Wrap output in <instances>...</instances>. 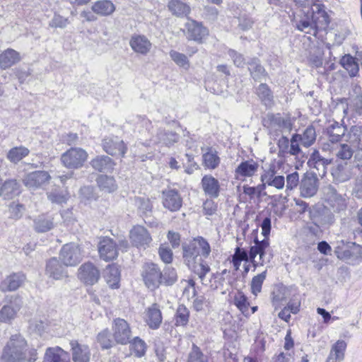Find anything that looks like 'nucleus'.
Wrapping results in <instances>:
<instances>
[{"mask_svg":"<svg viewBox=\"0 0 362 362\" xmlns=\"http://www.w3.org/2000/svg\"><path fill=\"white\" fill-rule=\"evenodd\" d=\"M199 249L204 257H208L211 251L209 243L202 236L194 238L182 245V258L188 268L203 281L211 269L200 257Z\"/></svg>","mask_w":362,"mask_h":362,"instance_id":"1","label":"nucleus"},{"mask_svg":"<svg viewBox=\"0 0 362 362\" xmlns=\"http://www.w3.org/2000/svg\"><path fill=\"white\" fill-rule=\"evenodd\" d=\"M37 350L28 346L27 341L20 334L11 336L4 346L0 358L1 362H35Z\"/></svg>","mask_w":362,"mask_h":362,"instance_id":"2","label":"nucleus"},{"mask_svg":"<svg viewBox=\"0 0 362 362\" xmlns=\"http://www.w3.org/2000/svg\"><path fill=\"white\" fill-rule=\"evenodd\" d=\"M141 276L145 286L151 291H156L161 285L172 286L177 281L175 269L167 267L162 271L158 264L152 262L142 265Z\"/></svg>","mask_w":362,"mask_h":362,"instance_id":"3","label":"nucleus"},{"mask_svg":"<svg viewBox=\"0 0 362 362\" xmlns=\"http://www.w3.org/2000/svg\"><path fill=\"white\" fill-rule=\"evenodd\" d=\"M337 257L355 264L362 260V246L354 242L340 240L334 248Z\"/></svg>","mask_w":362,"mask_h":362,"instance_id":"4","label":"nucleus"},{"mask_svg":"<svg viewBox=\"0 0 362 362\" xmlns=\"http://www.w3.org/2000/svg\"><path fill=\"white\" fill-rule=\"evenodd\" d=\"M88 152L81 147H71L60 156L62 165L69 170L83 168L88 159Z\"/></svg>","mask_w":362,"mask_h":362,"instance_id":"5","label":"nucleus"},{"mask_svg":"<svg viewBox=\"0 0 362 362\" xmlns=\"http://www.w3.org/2000/svg\"><path fill=\"white\" fill-rule=\"evenodd\" d=\"M182 33L187 39L202 45L209 35V30L204 23L193 18H188L185 23Z\"/></svg>","mask_w":362,"mask_h":362,"instance_id":"6","label":"nucleus"},{"mask_svg":"<svg viewBox=\"0 0 362 362\" xmlns=\"http://www.w3.org/2000/svg\"><path fill=\"white\" fill-rule=\"evenodd\" d=\"M103 150L115 158H124L128 151L127 144L118 136H105L101 141Z\"/></svg>","mask_w":362,"mask_h":362,"instance_id":"7","label":"nucleus"},{"mask_svg":"<svg viewBox=\"0 0 362 362\" xmlns=\"http://www.w3.org/2000/svg\"><path fill=\"white\" fill-rule=\"evenodd\" d=\"M255 233L254 245H251L249 250L250 262L255 268L258 265H264V257L270 246L269 238H264L259 240L257 237V230L253 231Z\"/></svg>","mask_w":362,"mask_h":362,"instance_id":"8","label":"nucleus"},{"mask_svg":"<svg viewBox=\"0 0 362 362\" xmlns=\"http://www.w3.org/2000/svg\"><path fill=\"white\" fill-rule=\"evenodd\" d=\"M83 252L79 245L69 243L64 245L59 252V259L64 266L75 267L83 259Z\"/></svg>","mask_w":362,"mask_h":362,"instance_id":"9","label":"nucleus"},{"mask_svg":"<svg viewBox=\"0 0 362 362\" xmlns=\"http://www.w3.org/2000/svg\"><path fill=\"white\" fill-rule=\"evenodd\" d=\"M100 277L99 268L90 261L83 263L77 271V278L85 286H92L96 284Z\"/></svg>","mask_w":362,"mask_h":362,"instance_id":"10","label":"nucleus"},{"mask_svg":"<svg viewBox=\"0 0 362 362\" xmlns=\"http://www.w3.org/2000/svg\"><path fill=\"white\" fill-rule=\"evenodd\" d=\"M112 337L116 344L126 345L132 337L130 325L124 319L117 317L112 322Z\"/></svg>","mask_w":362,"mask_h":362,"instance_id":"11","label":"nucleus"},{"mask_svg":"<svg viewBox=\"0 0 362 362\" xmlns=\"http://www.w3.org/2000/svg\"><path fill=\"white\" fill-rule=\"evenodd\" d=\"M129 240L132 246L139 250H146L153 240L151 233L146 227L136 225L129 231Z\"/></svg>","mask_w":362,"mask_h":362,"instance_id":"12","label":"nucleus"},{"mask_svg":"<svg viewBox=\"0 0 362 362\" xmlns=\"http://www.w3.org/2000/svg\"><path fill=\"white\" fill-rule=\"evenodd\" d=\"M98 252L102 260L109 262L117 258L119 247L113 239L109 237H103L98 243Z\"/></svg>","mask_w":362,"mask_h":362,"instance_id":"13","label":"nucleus"},{"mask_svg":"<svg viewBox=\"0 0 362 362\" xmlns=\"http://www.w3.org/2000/svg\"><path fill=\"white\" fill-rule=\"evenodd\" d=\"M52 179L49 172L35 170L25 174L22 180L23 185L28 189H37L49 183Z\"/></svg>","mask_w":362,"mask_h":362,"instance_id":"14","label":"nucleus"},{"mask_svg":"<svg viewBox=\"0 0 362 362\" xmlns=\"http://www.w3.org/2000/svg\"><path fill=\"white\" fill-rule=\"evenodd\" d=\"M26 281V275L22 272H13L0 282V291L3 293L11 292L21 288Z\"/></svg>","mask_w":362,"mask_h":362,"instance_id":"15","label":"nucleus"},{"mask_svg":"<svg viewBox=\"0 0 362 362\" xmlns=\"http://www.w3.org/2000/svg\"><path fill=\"white\" fill-rule=\"evenodd\" d=\"M319 187V180L315 174L305 173L300 182L301 197L309 198L316 194Z\"/></svg>","mask_w":362,"mask_h":362,"instance_id":"16","label":"nucleus"},{"mask_svg":"<svg viewBox=\"0 0 362 362\" xmlns=\"http://www.w3.org/2000/svg\"><path fill=\"white\" fill-rule=\"evenodd\" d=\"M311 20L315 36L320 30H326L330 23V18L322 4L316 5V11H313Z\"/></svg>","mask_w":362,"mask_h":362,"instance_id":"17","label":"nucleus"},{"mask_svg":"<svg viewBox=\"0 0 362 362\" xmlns=\"http://www.w3.org/2000/svg\"><path fill=\"white\" fill-rule=\"evenodd\" d=\"M162 204L168 210L177 211L182 206V198L177 189H165L162 192Z\"/></svg>","mask_w":362,"mask_h":362,"instance_id":"18","label":"nucleus"},{"mask_svg":"<svg viewBox=\"0 0 362 362\" xmlns=\"http://www.w3.org/2000/svg\"><path fill=\"white\" fill-rule=\"evenodd\" d=\"M202 164L206 170H213L216 169L221 164V160L218 151L212 146L201 148Z\"/></svg>","mask_w":362,"mask_h":362,"instance_id":"19","label":"nucleus"},{"mask_svg":"<svg viewBox=\"0 0 362 362\" xmlns=\"http://www.w3.org/2000/svg\"><path fill=\"white\" fill-rule=\"evenodd\" d=\"M144 321L151 329H157L160 327L163 314L158 303H154L145 310Z\"/></svg>","mask_w":362,"mask_h":362,"instance_id":"20","label":"nucleus"},{"mask_svg":"<svg viewBox=\"0 0 362 362\" xmlns=\"http://www.w3.org/2000/svg\"><path fill=\"white\" fill-rule=\"evenodd\" d=\"M21 192V186L16 179H8L0 185V197L4 199H13Z\"/></svg>","mask_w":362,"mask_h":362,"instance_id":"21","label":"nucleus"},{"mask_svg":"<svg viewBox=\"0 0 362 362\" xmlns=\"http://www.w3.org/2000/svg\"><path fill=\"white\" fill-rule=\"evenodd\" d=\"M258 168L259 164L253 160L243 161L235 170V178L244 181L247 177L254 176Z\"/></svg>","mask_w":362,"mask_h":362,"instance_id":"22","label":"nucleus"},{"mask_svg":"<svg viewBox=\"0 0 362 362\" xmlns=\"http://www.w3.org/2000/svg\"><path fill=\"white\" fill-rule=\"evenodd\" d=\"M62 263L56 257L49 259L46 264L45 274L49 278L54 280H60L64 277H67V272Z\"/></svg>","mask_w":362,"mask_h":362,"instance_id":"23","label":"nucleus"},{"mask_svg":"<svg viewBox=\"0 0 362 362\" xmlns=\"http://www.w3.org/2000/svg\"><path fill=\"white\" fill-rule=\"evenodd\" d=\"M103 278L111 289H118L120 287L121 272L117 264H109L106 266Z\"/></svg>","mask_w":362,"mask_h":362,"instance_id":"24","label":"nucleus"},{"mask_svg":"<svg viewBox=\"0 0 362 362\" xmlns=\"http://www.w3.org/2000/svg\"><path fill=\"white\" fill-rule=\"evenodd\" d=\"M129 45L134 52L141 55H147L152 48V43L144 35H133L130 38Z\"/></svg>","mask_w":362,"mask_h":362,"instance_id":"25","label":"nucleus"},{"mask_svg":"<svg viewBox=\"0 0 362 362\" xmlns=\"http://www.w3.org/2000/svg\"><path fill=\"white\" fill-rule=\"evenodd\" d=\"M70 346L74 362H89L90 351L88 345L80 344L77 340H71Z\"/></svg>","mask_w":362,"mask_h":362,"instance_id":"26","label":"nucleus"},{"mask_svg":"<svg viewBox=\"0 0 362 362\" xmlns=\"http://www.w3.org/2000/svg\"><path fill=\"white\" fill-rule=\"evenodd\" d=\"M202 188L206 195L211 198H217L221 192L218 180L211 175H205L201 180Z\"/></svg>","mask_w":362,"mask_h":362,"instance_id":"27","label":"nucleus"},{"mask_svg":"<svg viewBox=\"0 0 362 362\" xmlns=\"http://www.w3.org/2000/svg\"><path fill=\"white\" fill-rule=\"evenodd\" d=\"M168 11L177 18H189L192 9L189 4L182 0H169L167 4Z\"/></svg>","mask_w":362,"mask_h":362,"instance_id":"28","label":"nucleus"},{"mask_svg":"<svg viewBox=\"0 0 362 362\" xmlns=\"http://www.w3.org/2000/svg\"><path fill=\"white\" fill-rule=\"evenodd\" d=\"M42 362H70V356L67 351L59 346L48 347Z\"/></svg>","mask_w":362,"mask_h":362,"instance_id":"29","label":"nucleus"},{"mask_svg":"<svg viewBox=\"0 0 362 362\" xmlns=\"http://www.w3.org/2000/svg\"><path fill=\"white\" fill-rule=\"evenodd\" d=\"M185 282L187 283V286L183 290V294L189 293V289L192 288L193 290V296L194 298L192 302L193 309L197 312L203 310L204 307L207 305V300H206V298L204 296H198L197 294L196 282L193 279L185 280Z\"/></svg>","mask_w":362,"mask_h":362,"instance_id":"30","label":"nucleus"},{"mask_svg":"<svg viewBox=\"0 0 362 362\" xmlns=\"http://www.w3.org/2000/svg\"><path fill=\"white\" fill-rule=\"evenodd\" d=\"M21 59L20 53L13 49L8 48L0 54V68L7 69Z\"/></svg>","mask_w":362,"mask_h":362,"instance_id":"31","label":"nucleus"},{"mask_svg":"<svg viewBox=\"0 0 362 362\" xmlns=\"http://www.w3.org/2000/svg\"><path fill=\"white\" fill-rule=\"evenodd\" d=\"M233 304L246 317L250 316V303L247 296L241 290H238L233 297Z\"/></svg>","mask_w":362,"mask_h":362,"instance_id":"32","label":"nucleus"},{"mask_svg":"<svg viewBox=\"0 0 362 362\" xmlns=\"http://www.w3.org/2000/svg\"><path fill=\"white\" fill-rule=\"evenodd\" d=\"M190 319V311L184 304H179L174 314L173 320L175 327H185Z\"/></svg>","mask_w":362,"mask_h":362,"instance_id":"33","label":"nucleus"},{"mask_svg":"<svg viewBox=\"0 0 362 362\" xmlns=\"http://www.w3.org/2000/svg\"><path fill=\"white\" fill-rule=\"evenodd\" d=\"M92 11L101 16H107L115 11V4L110 0H100L95 1L91 7Z\"/></svg>","mask_w":362,"mask_h":362,"instance_id":"34","label":"nucleus"},{"mask_svg":"<svg viewBox=\"0 0 362 362\" xmlns=\"http://www.w3.org/2000/svg\"><path fill=\"white\" fill-rule=\"evenodd\" d=\"M29 154L30 150L27 147L18 146L10 148L7 152L6 158L11 163L17 164Z\"/></svg>","mask_w":362,"mask_h":362,"instance_id":"35","label":"nucleus"},{"mask_svg":"<svg viewBox=\"0 0 362 362\" xmlns=\"http://www.w3.org/2000/svg\"><path fill=\"white\" fill-rule=\"evenodd\" d=\"M113 160L107 156H98L93 158L90 165L95 170L103 172L108 169H112L115 165Z\"/></svg>","mask_w":362,"mask_h":362,"instance_id":"36","label":"nucleus"},{"mask_svg":"<svg viewBox=\"0 0 362 362\" xmlns=\"http://www.w3.org/2000/svg\"><path fill=\"white\" fill-rule=\"evenodd\" d=\"M346 130L347 128L346 126L335 122L327 128L329 141L332 143L340 141L342 137L346 135Z\"/></svg>","mask_w":362,"mask_h":362,"instance_id":"37","label":"nucleus"},{"mask_svg":"<svg viewBox=\"0 0 362 362\" xmlns=\"http://www.w3.org/2000/svg\"><path fill=\"white\" fill-rule=\"evenodd\" d=\"M250 262V255L249 251L247 252L245 248L241 247H236L235 248L234 254L232 255L231 262L235 271L240 269L241 263L243 262Z\"/></svg>","mask_w":362,"mask_h":362,"instance_id":"38","label":"nucleus"},{"mask_svg":"<svg viewBox=\"0 0 362 362\" xmlns=\"http://www.w3.org/2000/svg\"><path fill=\"white\" fill-rule=\"evenodd\" d=\"M129 350L137 358H141L146 354L147 345L145 341L139 337L129 339Z\"/></svg>","mask_w":362,"mask_h":362,"instance_id":"39","label":"nucleus"},{"mask_svg":"<svg viewBox=\"0 0 362 362\" xmlns=\"http://www.w3.org/2000/svg\"><path fill=\"white\" fill-rule=\"evenodd\" d=\"M98 187L106 192H113L117 188V184L113 177H110L106 175H100L96 180Z\"/></svg>","mask_w":362,"mask_h":362,"instance_id":"40","label":"nucleus"},{"mask_svg":"<svg viewBox=\"0 0 362 362\" xmlns=\"http://www.w3.org/2000/svg\"><path fill=\"white\" fill-rule=\"evenodd\" d=\"M340 64L352 77L356 76L359 71L358 64L356 58L350 54L343 56L340 60Z\"/></svg>","mask_w":362,"mask_h":362,"instance_id":"41","label":"nucleus"},{"mask_svg":"<svg viewBox=\"0 0 362 362\" xmlns=\"http://www.w3.org/2000/svg\"><path fill=\"white\" fill-rule=\"evenodd\" d=\"M96 341L103 349L112 348L115 342L112 334L110 332L108 329L100 332L96 337Z\"/></svg>","mask_w":362,"mask_h":362,"instance_id":"42","label":"nucleus"},{"mask_svg":"<svg viewBox=\"0 0 362 362\" xmlns=\"http://www.w3.org/2000/svg\"><path fill=\"white\" fill-rule=\"evenodd\" d=\"M35 226L38 232L49 231L54 227L53 218L46 214H42L35 221Z\"/></svg>","mask_w":362,"mask_h":362,"instance_id":"43","label":"nucleus"},{"mask_svg":"<svg viewBox=\"0 0 362 362\" xmlns=\"http://www.w3.org/2000/svg\"><path fill=\"white\" fill-rule=\"evenodd\" d=\"M267 277V271H264L252 278L250 282V292L257 297L262 292L264 281Z\"/></svg>","mask_w":362,"mask_h":362,"instance_id":"44","label":"nucleus"},{"mask_svg":"<svg viewBox=\"0 0 362 362\" xmlns=\"http://www.w3.org/2000/svg\"><path fill=\"white\" fill-rule=\"evenodd\" d=\"M255 93L263 103L273 101V93L267 83H260L257 88Z\"/></svg>","mask_w":362,"mask_h":362,"instance_id":"45","label":"nucleus"},{"mask_svg":"<svg viewBox=\"0 0 362 362\" xmlns=\"http://www.w3.org/2000/svg\"><path fill=\"white\" fill-rule=\"evenodd\" d=\"M170 57L171 59L180 67L188 70L190 67V62L187 56L175 50H170Z\"/></svg>","mask_w":362,"mask_h":362,"instance_id":"46","label":"nucleus"},{"mask_svg":"<svg viewBox=\"0 0 362 362\" xmlns=\"http://www.w3.org/2000/svg\"><path fill=\"white\" fill-rule=\"evenodd\" d=\"M264 184H259L256 187H250L248 185H245L243 187V194L247 196L249 200H252L256 197H260L262 192L264 190Z\"/></svg>","mask_w":362,"mask_h":362,"instance_id":"47","label":"nucleus"},{"mask_svg":"<svg viewBox=\"0 0 362 362\" xmlns=\"http://www.w3.org/2000/svg\"><path fill=\"white\" fill-rule=\"evenodd\" d=\"M346 136L345 141L351 146L358 147L361 139V130L356 126L352 127Z\"/></svg>","mask_w":362,"mask_h":362,"instance_id":"48","label":"nucleus"},{"mask_svg":"<svg viewBox=\"0 0 362 362\" xmlns=\"http://www.w3.org/2000/svg\"><path fill=\"white\" fill-rule=\"evenodd\" d=\"M9 218L13 220H18L23 217L25 211V206L24 204L18 202H13L8 206Z\"/></svg>","mask_w":362,"mask_h":362,"instance_id":"49","label":"nucleus"},{"mask_svg":"<svg viewBox=\"0 0 362 362\" xmlns=\"http://www.w3.org/2000/svg\"><path fill=\"white\" fill-rule=\"evenodd\" d=\"M17 315V310L8 305H4L0 310V322H11Z\"/></svg>","mask_w":362,"mask_h":362,"instance_id":"50","label":"nucleus"},{"mask_svg":"<svg viewBox=\"0 0 362 362\" xmlns=\"http://www.w3.org/2000/svg\"><path fill=\"white\" fill-rule=\"evenodd\" d=\"M347 344L344 340H337L332 346L330 350L334 357L338 358L341 361H343L345 356V351L346 349Z\"/></svg>","mask_w":362,"mask_h":362,"instance_id":"51","label":"nucleus"},{"mask_svg":"<svg viewBox=\"0 0 362 362\" xmlns=\"http://www.w3.org/2000/svg\"><path fill=\"white\" fill-rule=\"evenodd\" d=\"M187 362H208L201 349L196 344H193L192 351L189 354Z\"/></svg>","mask_w":362,"mask_h":362,"instance_id":"52","label":"nucleus"},{"mask_svg":"<svg viewBox=\"0 0 362 362\" xmlns=\"http://www.w3.org/2000/svg\"><path fill=\"white\" fill-rule=\"evenodd\" d=\"M158 255L163 262L170 264L173 260V253L172 250L166 244H161L159 246Z\"/></svg>","mask_w":362,"mask_h":362,"instance_id":"53","label":"nucleus"},{"mask_svg":"<svg viewBox=\"0 0 362 362\" xmlns=\"http://www.w3.org/2000/svg\"><path fill=\"white\" fill-rule=\"evenodd\" d=\"M332 159H327L322 157L319 151L315 150L312 153L308 163L310 167H315V165L317 163H322L324 166H327L332 163Z\"/></svg>","mask_w":362,"mask_h":362,"instance_id":"54","label":"nucleus"},{"mask_svg":"<svg viewBox=\"0 0 362 362\" xmlns=\"http://www.w3.org/2000/svg\"><path fill=\"white\" fill-rule=\"evenodd\" d=\"M179 134L173 131H165L161 134V139L167 146H170L179 141Z\"/></svg>","mask_w":362,"mask_h":362,"instance_id":"55","label":"nucleus"},{"mask_svg":"<svg viewBox=\"0 0 362 362\" xmlns=\"http://www.w3.org/2000/svg\"><path fill=\"white\" fill-rule=\"evenodd\" d=\"M202 206L204 214L207 216H213L218 210V204L212 199H206Z\"/></svg>","mask_w":362,"mask_h":362,"instance_id":"56","label":"nucleus"},{"mask_svg":"<svg viewBox=\"0 0 362 362\" xmlns=\"http://www.w3.org/2000/svg\"><path fill=\"white\" fill-rule=\"evenodd\" d=\"M353 153L354 151L349 145L346 144H341L337 153V158L343 160H349L351 158Z\"/></svg>","mask_w":362,"mask_h":362,"instance_id":"57","label":"nucleus"},{"mask_svg":"<svg viewBox=\"0 0 362 362\" xmlns=\"http://www.w3.org/2000/svg\"><path fill=\"white\" fill-rule=\"evenodd\" d=\"M69 23V19L59 14L55 13L52 21L49 22V26L54 28H63Z\"/></svg>","mask_w":362,"mask_h":362,"instance_id":"58","label":"nucleus"},{"mask_svg":"<svg viewBox=\"0 0 362 362\" xmlns=\"http://www.w3.org/2000/svg\"><path fill=\"white\" fill-rule=\"evenodd\" d=\"M316 139L315 130L313 127H308L303 134V139L306 146H310L314 143Z\"/></svg>","mask_w":362,"mask_h":362,"instance_id":"59","label":"nucleus"},{"mask_svg":"<svg viewBox=\"0 0 362 362\" xmlns=\"http://www.w3.org/2000/svg\"><path fill=\"white\" fill-rule=\"evenodd\" d=\"M276 171L275 165H270L269 168L264 171V173L261 175V180L263 182L262 184L269 185L276 176Z\"/></svg>","mask_w":362,"mask_h":362,"instance_id":"60","label":"nucleus"},{"mask_svg":"<svg viewBox=\"0 0 362 362\" xmlns=\"http://www.w3.org/2000/svg\"><path fill=\"white\" fill-rule=\"evenodd\" d=\"M167 238L173 248H177L181 243V235L179 233L169 230L167 233Z\"/></svg>","mask_w":362,"mask_h":362,"instance_id":"61","label":"nucleus"},{"mask_svg":"<svg viewBox=\"0 0 362 362\" xmlns=\"http://www.w3.org/2000/svg\"><path fill=\"white\" fill-rule=\"evenodd\" d=\"M299 182V175L297 172L288 174L286 176V187L293 189L296 187Z\"/></svg>","mask_w":362,"mask_h":362,"instance_id":"62","label":"nucleus"},{"mask_svg":"<svg viewBox=\"0 0 362 362\" xmlns=\"http://www.w3.org/2000/svg\"><path fill=\"white\" fill-rule=\"evenodd\" d=\"M300 306L301 302L298 298H291L286 305L290 310V313L293 315L298 314L300 312Z\"/></svg>","mask_w":362,"mask_h":362,"instance_id":"63","label":"nucleus"},{"mask_svg":"<svg viewBox=\"0 0 362 362\" xmlns=\"http://www.w3.org/2000/svg\"><path fill=\"white\" fill-rule=\"evenodd\" d=\"M223 357L224 362H239L236 353H233L228 349H223Z\"/></svg>","mask_w":362,"mask_h":362,"instance_id":"64","label":"nucleus"}]
</instances>
